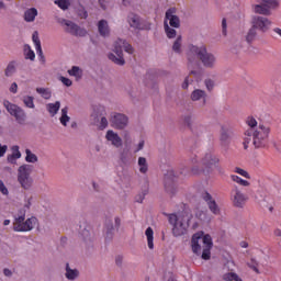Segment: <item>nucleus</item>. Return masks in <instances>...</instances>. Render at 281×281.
<instances>
[{"label":"nucleus","instance_id":"f257e3e1","mask_svg":"<svg viewBox=\"0 0 281 281\" xmlns=\"http://www.w3.org/2000/svg\"><path fill=\"white\" fill-rule=\"evenodd\" d=\"M187 60L190 64L200 60L206 69H214V67H216V55L207 52V46L205 44H201L200 46L190 44L188 46Z\"/></svg>","mask_w":281,"mask_h":281},{"label":"nucleus","instance_id":"f03ea898","mask_svg":"<svg viewBox=\"0 0 281 281\" xmlns=\"http://www.w3.org/2000/svg\"><path fill=\"white\" fill-rule=\"evenodd\" d=\"M214 247V241H212V236L210 234H204L203 232H198L191 237V249L195 256H201L202 260H210L212 258V248Z\"/></svg>","mask_w":281,"mask_h":281},{"label":"nucleus","instance_id":"7ed1b4c3","mask_svg":"<svg viewBox=\"0 0 281 281\" xmlns=\"http://www.w3.org/2000/svg\"><path fill=\"white\" fill-rule=\"evenodd\" d=\"M218 161H221L218 157L214 153L209 151L201 160L202 168H199V166L187 167L180 171V175L186 176L188 172H192V175H210L214 168H218Z\"/></svg>","mask_w":281,"mask_h":281},{"label":"nucleus","instance_id":"20e7f679","mask_svg":"<svg viewBox=\"0 0 281 281\" xmlns=\"http://www.w3.org/2000/svg\"><path fill=\"white\" fill-rule=\"evenodd\" d=\"M164 216H167L168 222L172 225V235L176 238L179 236H186L188 234V227H190V217H186V215L177 216L176 213H162Z\"/></svg>","mask_w":281,"mask_h":281},{"label":"nucleus","instance_id":"39448f33","mask_svg":"<svg viewBox=\"0 0 281 281\" xmlns=\"http://www.w3.org/2000/svg\"><path fill=\"white\" fill-rule=\"evenodd\" d=\"M179 179V172H176L175 169H168L164 175V188L165 192L169 196H176L178 191L177 180Z\"/></svg>","mask_w":281,"mask_h":281},{"label":"nucleus","instance_id":"423d86ee","mask_svg":"<svg viewBox=\"0 0 281 281\" xmlns=\"http://www.w3.org/2000/svg\"><path fill=\"white\" fill-rule=\"evenodd\" d=\"M32 167L31 165H22L18 169V182L23 190H31L34 184V179H32Z\"/></svg>","mask_w":281,"mask_h":281},{"label":"nucleus","instance_id":"0eeeda50","mask_svg":"<svg viewBox=\"0 0 281 281\" xmlns=\"http://www.w3.org/2000/svg\"><path fill=\"white\" fill-rule=\"evenodd\" d=\"M270 130L265 125H259L257 131H252V144L255 148H265L269 138Z\"/></svg>","mask_w":281,"mask_h":281},{"label":"nucleus","instance_id":"6e6552de","mask_svg":"<svg viewBox=\"0 0 281 281\" xmlns=\"http://www.w3.org/2000/svg\"><path fill=\"white\" fill-rule=\"evenodd\" d=\"M113 53L108 55L109 60L114 63V65H119V67H124L126 65V60L124 59V46L122 44V40L119 38L114 43Z\"/></svg>","mask_w":281,"mask_h":281},{"label":"nucleus","instance_id":"1a4fd4ad","mask_svg":"<svg viewBox=\"0 0 281 281\" xmlns=\"http://www.w3.org/2000/svg\"><path fill=\"white\" fill-rule=\"evenodd\" d=\"M121 225H122V218H120V216L114 217V226H113V221L106 220L104 224L105 240H113L115 229L117 232Z\"/></svg>","mask_w":281,"mask_h":281},{"label":"nucleus","instance_id":"9d476101","mask_svg":"<svg viewBox=\"0 0 281 281\" xmlns=\"http://www.w3.org/2000/svg\"><path fill=\"white\" fill-rule=\"evenodd\" d=\"M192 122H194V114H192V112L182 115L180 119V124H182V126H188L193 135H199V131L203 132V126L199 125L198 127L196 125L192 124Z\"/></svg>","mask_w":281,"mask_h":281},{"label":"nucleus","instance_id":"9b49d317","mask_svg":"<svg viewBox=\"0 0 281 281\" xmlns=\"http://www.w3.org/2000/svg\"><path fill=\"white\" fill-rule=\"evenodd\" d=\"M61 23L64 25H67L68 29H66V32L68 34H71V36H87V31L82 27H80L78 24L75 22H71L70 20H65L63 19Z\"/></svg>","mask_w":281,"mask_h":281},{"label":"nucleus","instance_id":"f8f14e48","mask_svg":"<svg viewBox=\"0 0 281 281\" xmlns=\"http://www.w3.org/2000/svg\"><path fill=\"white\" fill-rule=\"evenodd\" d=\"M165 21H169L170 27H181V19L177 15V8L171 7L166 11Z\"/></svg>","mask_w":281,"mask_h":281},{"label":"nucleus","instance_id":"ddd939ff","mask_svg":"<svg viewBox=\"0 0 281 281\" xmlns=\"http://www.w3.org/2000/svg\"><path fill=\"white\" fill-rule=\"evenodd\" d=\"M201 198L203 199V201H205L210 212H212L215 216H218V214H221V207H218L216 200L212 198V194H210V192L204 191L201 194Z\"/></svg>","mask_w":281,"mask_h":281},{"label":"nucleus","instance_id":"4468645a","mask_svg":"<svg viewBox=\"0 0 281 281\" xmlns=\"http://www.w3.org/2000/svg\"><path fill=\"white\" fill-rule=\"evenodd\" d=\"M7 111L8 113H10V115H12L15 119L18 124L22 126L25 124V120H27V115L25 114V111L21 109V106H7Z\"/></svg>","mask_w":281,"mask_h":281},{"label":"nucleus","instance_id":"2eb2a0df","mask_svg":"<svg viewBox=\"0 0 281 281\" xmlns=\"http://www.w3.org/2000/svg\"><path fill=\"white\" fill-rule=\"evenodd\" d=\"M111 124L117 131H123L125 126H128V116L122 113H116L111 119Z\"/></svg>","mask_w":281,"mask_h":281},{"label":"nucleus","instance_id":"dca6fc26","mask_svg":"<svg viewBox=\"0 0 281 281\" xmlns=\"http://www.w3.org/2000/svg\"><path fill=\"white\" fill-rule=\"evenodd\" d=\"M231 196L233 199V205L235 207H244L245 201H247V199L245 198V194L240 192V189H238L237 186H235L231 191Z\"/></svg>","mask_w":281,"mask_h":281},{"label":"nucleus","instance_id":"f3484780","mask_svg":"<svg viewBox=\"0 0 281 281\" xmlns=\"http://www.w3.org/2000/svg\"><path fill=\"white\" fill-rule=\"evenodd\" d=\"M252 26H255L260 32H267L271 26V21L265 16L255 15L252 18Z\"/></svg>","mask_w":281,"mask_h":281},{"label":"nucleus","instance_id":"a211bd4d","mask_svg":"<svg viewBox=\"0 0 281 281\" xmlns=\"http://www.w3.org/2000/svg\"><path fill=\"white\" fill-rule=\"evenodd\" d=\"M38 223L36 217H29L23 224H18L13 226L14 232H32L34 226Z\"/></svg>","mask_w":281,"mask_h":281},{"label":"nucleus","instance_id":"6ab92c4d","mask_svg":"<svg viewBox=\"0 0 281 281\" xmlns=\"http://www.w3.org/2000/svg\"><path fill=\"white\" fill-rule=\"evenodd\" d=\"M127 23L133 30H142V16L135 12H130L127 14Z\"/></svg>","mask_w":281,"mask_h":281},{"label":"nucleus","instance_id":"aec40b11","mask_svg":"<svg viewBox=\"0 0 281 281\" xmlns=\"http://www.w3.org/2000/svg\"><path fill=\"white\" fill-rule=\"evenodd\" d=\"M105 139H108V142H111L112 146H114L115 148L122 147V137H120L117 133L113 132V130L106 132Z\"/></svg>","mask_w":281,"mask_h":281},{"label":"nucleus","instance_id":"412c9836","mask_svg":"<svg viewBox=\"0 0 281 281\" xmlns=\"http://www.w3.org/2000/svg\"><path fill=\"white\" fill-rule=\"evenodd\" d=\"M233 135H234V132H232L231 128L222 126L220 139L223 146L229 145V143L232 142Z\"/></svg>","mask_w":281,"mask_h":281},{"label":"nucleus","instance_id":"4be33fe9","mask_svg":"<svg viewBox=\"0 0 281 281\" xmlns=\"http://www.w3.org/2000/svg\"><path fill=\"white\" fill-rule=\"evenodd\" d=\"M12 154L7 157L9 164H16V159H21V151L19 150V145H14L11 148Z\"/></svg>","mask_w":281,"mask_h":281},{"label":"nucleus","instance_id":"5701e85b","mask_svg":"<svg viewBox=\"0 0 281 281\" xmlns=\"http://www.w3.org/2000/svg\"><path fill=\"white\" fill-rule=\"evenodd\" d=\"M36 16H38V10H36V8H31L24 12V21H26V23H33Z\"/></svg>","mask_w":281,"mask_h":281},{"label":"nucleus","instance_id":"b1692460","mask_svg":"<svg viewBox=\"0 0 281 281\" xmlns=\"http://www.w3.org/2000/svg\"><path fill=\"white\" fill-rule=\"evenodd\" d=\"M149 192V184L148 182H145L144 186L140 189V192L135 196L136 203H144V199H146V195Z\"/></svg>","mask_w":281,"mask_h":281},{"label":"nucleus","instance_id":"393cba45","mask_svg":"<svg viewBox=\"0 0 281 281\" xmlns=\"http://www.w3.org/2000/svg\"><path fill=\"white\" fill-rule=\"evenodd\" d=\"M145 236L147 237V245L149 249H155V232L153 227H147L145 231Z\"/></svg>","mask_w":281,"mask_h":281},{"label":"nucleus","instance_id":"a878e982","mask_svg":"<svg viewBox=\"0 0 281 281\" xmlns=\"http://www.w3.org/2000/svg\"><path fill=\"white\" fill-rule=\"evenodd\" d=\"M255 14H262L263 16H271V10L266 8L265 4L259 3L254 7Z\"/></svg>","mask_w":281,"mask_h":281},{"label":"nucleus","instance_id":"bb28decb","mask_svg":"<svg viewBox=\"0 0 281 281\" xmlns=\"http://www.w3.org/2000/svg\"><path fill=\"white\" fill-rule=\"evenodd\" d=\"M15 74H16V60H11L7 65V68L4 69V76L7 78H12V76Z\"/></svg>","mask_w":281,"mask_h":281},{"label":"nucleus","instance_id":"cd10ccee","mask_svg":"<svg viewBox=\"0 0 281 281\" xmlns=\"http://www.w3.org/2000/svg\"><path fill=\"white\" fill-rule=\"evenodd\" d=\"M98 30L100 36H109V23L106 22V20L99 21Z\"/></svg>","mask_w":281,"mask_h":281},{"label":"nucleus","instance_id":"c85d7f7f","mask_svg":"<svg viewBox=\"0 0 281 281\" xmlns=\"http://www.w3.org/2000/svg\"><path fill=\"white\" fill-rule=\"evenodd\" d=\"M78 276H80V272L78 271V269H71L69 267V263H66L65 277L67 278V280H76V278H78Z\"/></svg>","mask_w":281,"mask_h":281},{"label":"nucleus","instance_id":"c756f323","mask_svg":"<svg viewBox=\"0 0 281 281\" xmlns=\"http://www.w3.org/2000/svg\"><path fill=\"white\" fill-rule=\"evenodd\" d=\"M256 1H257V3H261L262 5L268 8V10H276V8H278V5H280L278 0H256Z\"/></svg>","mask_w":281,"mask_h":281},{"label":"nucleus","instance_id":"7c9ffc66","mask_svg":"<svg viewBox=\"0 0 281 281\" xmlns=\"http://www.w3.org/2000/svg\"><path fill=\"white\" fill-rule=\"evenodd\" d=\"M138 167L140 175L148 172V160H146V157H138Z\"/></svg>","mask_w":281,"mask_h":281},{"label":"nucleus","instance_id":"2f4dec72","mask_svg":"<svg viewBox=\"0 0 281 281\" xmlns=\"http://www.w3.org/2000/svg\"><path fill=\"white\" fill-rule=\"evenodd\" d=\"M120 159L123 166H128L131 164V154L128 153V149H123L120 154Z\"/></svg>","mask_w":281,"mask_h":281},{"label":"nucleus","instance_id":"473e14b6","mask_svg":"<svg viewBox=\"0 0 281 281\" xmlns=\"http://www.w3.org/2000/svg\"><path fill=\"white\" fill-rule=\"evenodd\" d=\"M164 27L168 38H177V30L170 27L168 21L164 22Z\"/></svg>","mask_w":281,"mask_h":281},{"label":"nucleus","instance_id":"72a5a7b5","mask_svg":"<svg viewBox=\"0 0 281 281\" xmlns=\"http://www.w3.org/2000/svg\"><path fill=\"white\" fill-rule=\"evenodd\" d=\"M256 30H258V29L255 26L250 27V30L248 31L247 36H246L247 43L251 44L252 42L256 41V37L258 36V32Z\"/></svg>","mask_w":281,"mask_h":281},{"label":"nucleus","instance_id":"f704fd0d","mask_svg":"<svg viewBox=\"0 0 281 281\" xmlns=\"http://www.w3.org/2000/svg\"><path fill=\"white\" fill-rule=\"evenodd\" d=\"M67 113H69V109L67 106L61 109V116L59 119V122H60V124H63V126H67V122H69V120H71V117H69V115Z\"/></svg>","mask_w":281,"mask_h":281},{"label":"nucleus","instance_id":"c9c22d12","mask_svg":"<svg viewBox=\"0 0 281 281\" xmlns=\"http://www.w3.org/2000/svg\"><path fill=\"white\" fill-rule=\"evenodd\" d=\"M25 161L27 164H36V161H38V156H36L34 153H32V150L30 149H25Z\"/></svg>","mask_w":281,"mask_h":281},{"label":"nucleus","instance_id":"e433bc0d","mask_svg":"<svg viewBox=\"0 0 281 281\" xmlns=\"http://www.w3.org/2000/svg\"><path fill=\"white\" fill-rule=\"evenodd\" d=\"M79 234L86 243L87 240H91V232L87 228V225H83V228L82 225L80 226Z\"/></svg>","mask_w":281,"mask_h":281},{"label":"nucleus","instance_id":"4c0bfd02","mask_svg":"<svg viewBox=\"0 0 281 281\" xmlns=\"http://www.w3.org/2000/svg\"><path fill=\"white\" fill-rule=\"evenodd\" d=\"M201 98H205V91L201 89H196L191 93V100H193V102L201 100Z\"/></svg>","mask_w":281,"mask_h":281},{"label":"nucleus","instance_id":"58836bf2","mask_svg":"<svg viewBox=\"0 0 281 281\" xmlns=\"http://www.w3.org/2000/svg\"><path fill=\"white\" fill-rule=\"evenodd\" d=\"M55 5H58L60 10H69V5H71V2L69 0H55Z\"/></svg>","mask_w":281,"mask_h":281},{"label":"nucleus","instance_id":"ea45409f","mask_svg":"<svg viewBox=\"0 0 281 281\" xmlns=\"http://www.w3.org/2000/svg\"><path fill=\"white\" fill-rule=\"evenodd\" d=\"M231 178H232V181H234L235 183H238L239 186H243L244 188L249 187V181H247L236 175H232Z\"/></svg>","mask_w":281,"mask_h":281},{"label":"nucleus","instance_id":"a19ab883","mask_svg":"<svg viewBox=\"0 0 281 281\" xmlns=\"http://www.w3.org/2000/svg\"><path fill=\"white\" fill-rule=\"evenodd\" d=\"M36 91L44 98V100H49V98H52V91L47 88H36Z\"/></svg>","mask_w":281,"mask_h":281},{"label":"nucleus","instance_id":"79ce46f5","mask_svg":"<svg viewBox=\"0 0 281 281\" xmlns=\"http://www.w3.org/2000/svg\"><path fill=\"white\" fill-rule=\"evenodd\" d=\"M69 76H74L75 78H82V70L80 67L72 66L70 70H68Z\"/></svg>","mask_w":281,"mask_h":281},{"label":"nucleus","instance_id":"37998d69","mask_svg":"<svg viewBox=\"0 0 281 281\" xmlns=\"http://www.w3.org/2000/svg\"><path fill=\"white\" fill-rule=\"evenodd\" d=\"M181 43H182V37L181 35H179L172 45V49L176 52V54H181Z\"/></svg>","mask_w":281,"mask_h":281},{"label":"nucleus","instance_id":"c03bdc74","mask_svg":"<svg viewBox=\"0 0 281 281\" xmlns=\"http://www.w3.org/2000/svg\"><path fill=\"white\" fill-rule=\"evenodd\" d=\"M121 43H122L123 49H124V52H126V54L135 53V48H133V45H131L128 42H126V40H122Z\"/></svg>","mask_w":281,"mask_h":281},{"label":"nucleus","instance_id":"a18cd8bd","mask_svg":"<svg viewBox=\"0 0 281 281\" xmlns=\"http://www.w3.org/2000/svg\"><path fill=\"white\" fill-rule=\"evenodd\" d=\"M247 265L249 269H252V271H255V273H260V270L258 269L259 263L255 258H251Z\"/></svg>","mask_w":281,"mask_h":281},{"label":"nucleus","instance_id":"49530a36","mask_svg":"<svg viewBox=\"0 0 281 281\" xmlns=\"http://www.w3.org/2000/svg\"><path fill=\"white\" fill-rule=\"evenodd\" d=\"M25 47L29 49L27 53L25 54V59L26 60H35L36 58V54L34 53V50H32V47H30V45H25Z\"/></svg>","mask_w":281,"mask_h":281},{"label":"nucleus","instance_id":"de8ad7c7","mask_svg":"<svg viewBox=\"0 0 281 281\" xmlns=\"http://www.w3.org/2000/svg\"><path fill=\"white\" fill-rule=\"evenodd\" d=\"M238 279H239L238 274L234 272H228L223 276V280L225 281H236Z\"/></svg>","mask_w":281,"mask_h":281},{"label":"nucleus","instance_id":"09e8293b","mask_svg":"<svg viewBox=\"0 0 281 281\" xmlns=\"http://www.w3.org/2000/svg\"><path fill=\"white\" fill-rule=\"evenodd\" d=\"M25 222V211L21 210L20 215L15 217L14 225H23Z\"/></svg>","mask_w":281,"mask_h":281},{"label":"nucleus","instance_id":"8fccbe9b","mask_svg":"<svg viewBox=\"0 0 281 281\" xmlns=\"http://www.w3.org/2000/svg\"><path fill=\"white\" fill-rule=\"evenodd\" d=\"M32 41L35 45V49L38 48V47H42L41 46V37H38V31H34V33L32 35Z\"/></svg>","mask_w":281,"mask_h":281},{"label":"nucleus","instance_id":"3c124183","mask_svg":"<svg viewBox=\"0 0 281 281\" xmlns=\"http://www.w3.org/2000/svg\"><path fill=\"white\" fill-rule=\"evenodd\" d=\"M246 122H247L248 126H250L251 131H254V128H256V126H258V121H256V119H254V116H248Z\"/></svg>","mask_w":281,"mask_h":281},{"label":"nucleus","instance_id":"603ef678","mask_svg":"<svg viewBox=\"0 0 281 281\" xmlns=\"http://www.w3.org/2000/svg\"><path fill=\"white\" fill-rule=\"evenodd\" d=\"M189 76H193L194 80H195L196 82H200V80H201V78H202L203 75L201 74L200 70H191L190 74H189Z\"/></svg>","mask_w":281,"mask_h":281},{"label":"nucleus","instance_id":"864d4df0","mask_svg":"<svg viewBox=\"0 0 281 281\" xmlns=\"http://www.w3.org/2000/svg\"><path fill=\"white\" fill-rule=\"evenodd\" d=\"M35 49L40 60L42 61L43 65H45V55L43 54V46H40Z\"/></svg>","mask_w":281,"mask_h":281},{"label":"nucleus","instance_id":"5fc2aeb1","mask_svg":"<svg viewBox=\"0 0 281 281\" xmlns=\"http://www.w3.org/2000/svg\"><path fill=\"white\" fill-rule=\"evenodd\" d=\"M235 172H237V175H240L241 177H245V179H251V176H249V172H247L244 169H240L239 167L235 169Z\"/></svg>","mask_w":281,"mask_h":281},{"label":"nucleus","instance_id":"6e6d98bb","mask_svg":"<svg viewBox=\"0 0 281 281\" xmlns=\"http://www.w3.org/2000/svg\"><path fill=\"white\" fill-rule=\"evenodd\" d=\"M0 192L4 196H8V194H10V191H8V187H5V183H3V180H0Z\"/></svg>","mask_w":281,"mask_h":281},{"label":"nucleus","instance_id":"4d7b16f0","mask_svg":"<svg viewBox=\"0 0 281 281\" xmlns=\"http://www.w3.org/2000/svg\"><path fill=\"white\" fill-rule=\"evenodd\" d=\"M245 135L247 136L244 138V143L250 144L251 143V135L254 136V130H248L245 132Z\"/></svg>","mask_w":281,"mask_h":281},{"label":"nucleus","instance_id":"13d9d810","mask_svg":"<svg viewBox=\"0 0 281 281\" xmlns=\"http://www.w3.org/2000/svg\"><path fill=\"white\" fill-rule=\"evenodd\" d=\"M106 126H109V120H106V116H103V117H101L99 130L104 131V128H106Z\"/></svg>","mask_w":281,"mask_h":281},{"label":"nucleus","instance_id":"bf43d9fd","mask_svg":"<svg viewBox=\"0 0 281 281\" xmlns=\"http://www.w3.org/2000/svg\"><path fill=\"white\" fill-rule=\"evenodd\" d=\"M192 82H194V79L190 78V76H187L182 83V89H188V87H190V85H192Z\"/></svg>","mask_w":281,"mask_h":281},{"label":"nucleus","instance_id":"052dcab7","mask_svg":"<svg viewBox=\"0 0 281 281\" xmlns=\"http://www.w3.org/2000/svg\"><path fill=\"white\" fill-rule=\"evenodd\" d=\"M204 85H205L207 91H212L214 89V80H212V79H205Z\"/></svg>","mask_w":281,"mask_h":281},{"label":"nucleus","instance_id":"680f3d73","mask_svg":"<svg viewBox=\"0 0 281 281\" xmlns=\"http://www.w3.org/2000/svg\"><path fill=\"white\" fill-rule=\"evenodd\" d=\"M25 106H34V97H24Z\"/></svg>","mask_w":281,"mask_h":281},{"label":"nucleus","instance_id":"e2e57ef3","mask_svg":"<svg viewBox=\"0 0 281 281\" xmlns=\"http://www.w3.org/2000/svg\"><path fill=\"white\" fill-rule=\"evenodd\" d=\"M48 113L50 114L52 117L60 111V106H48L47 109Z\"/></svg>","mask_w":281,"mask_h":281},{"label":"nucleus","instance_id":"0e129e2a","mask_svg":"<svg viewBox=\"0 0 281 281\" xmlns=\"http://www.w3.org/2000/svg\"><path fill=\"white\" fill-rule=\"evenodd\" d=\"M222 34L227 36V19L223 18L222 20Z\"/></svg>","mask_w":281,"mask_h":281},{"label":"nucleus","instance_id":"69168bd1","mask_svg":"<svg viewBox=\"0 0 281 281\" xmlns=\"http://www.w3.org/2000/svg\"><path fill=\"white\" fill-rule=\"evenodd\" d=\"M60 80H61L63 85H65V87H71L74 85L71 79H69L67 77H60Z\"/></svg>","mask_w":281,"mask_h":281},{"label":"nucleus","instance_id":"338daca9","mask_svg":"<svg viewBox=\"0 0 281 281\" xmlns=\"http://www.w3.org/2000/svg\"><path fill=\"white\" fill-rule=\"evenodd\" d=\"M18 89H19V85H16V82H13V83H11V87L9 88V91L11 93H16Z\"/></svg>","mask_w":281,"mask_h":281},{"label":"nucleus","instance_id":"774afa93","mask_svg":"<svg viewBox=\"0 0 281 281\" xmlns=\"http://www.w3.org/2000/svg\"><path fill=\"white\" fill-rule=\"evenodd\" d=\"M7 151H8V145L0 144V157H3V155H5Z\"/></svg>","mask_w":281,"mask_h":281}]
</instances>
